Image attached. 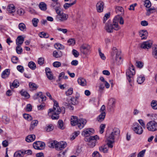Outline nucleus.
I'll use <instances>...</instances> for the list:
<instances>
[{
    "mask_svg": "<svg viewBox=\"0 0 157 157\" xmlns=\"http://www.w3.org/2000/svg\"><path fill=\"white\" fill-rule=\"evenodd\" d=\"M29 86L31 90H36L38 87V86L35 83L32 82H30Z\"/></svg>",
    "mask_w": 157,
    "mask_h": 157,
    "instance_id": "nucleus-36",
    "label": "nucleus"
},
{
    "mask_svg": "<svg viewBox=\"0 0 157 157\" xmlns=\"http://www.w3.org/2000/svg\"><path fill=\"white\" fill-rule=\"evenodd\" d=\"M115 136L113 134L111 133L106 138L107 144L109 147L112 148L113 147V143L114 142Z\"/></svg>",
    "mask_w": 157,
    "mask_h": 157,
    "instance_id": "nucleus-11",
    "label": "nucleus"
},
{
    "mask_svg": "<svg viewBox=\"0 0 157 157\" xmlns=\"http://www.w3.org/2000/svg\"><path fill=\"white\" fill-rule=\"evenodd\" d=\"M152 55L154 58L157 59V45H154V48L152 52Z\"/></svg>",
    "mask_w": 157,
    "mask_h": 157,
    "instance_id": "nucleus-39",
    "label": "nucleus"
},
{
    "mask_svg": "<svg viewBox=\"0 0 157 157\" xmlns=\"http://www.w3.org/2000/svg\"><path fill=\"white\" fill-rule=\"evenodd\" d=\"M50 6L55 10L56 13L62 10L60 4L58 1L53 2L51 3Z\"/></svg>",
    "mask_w": 157,
    "mask_h": 157,
    "instance_id": "nucleus-12",
    "label": "nucleus"
},
{
    "mask_svg": "<svg viewBox=\"0 0 157 157\" xmlns=\"http://www.w3.org/2000/svg\"><path fill=\"white\" fill-rule=\"evenodd\" d=\"M20 93L22 96L26 98H28L30 97V95L28 93L23 90H21Z\"/></svg>",
    "mask_w": 157,
    "mask_h": 157,
    "instance_id": "nucleus-35",
    "label": "nucleus"
},
{
    "mask_svg": "<svg viewBox=\"0 0 157 157\" xmlns=\"http://www.w3.org/2000/svg\"><path fill=\"white\" fill-rule=\"evenodd\" d=\"M53 65L55 67H58L61 66V63L59 62L56 61L53 63Z\"/></svg>",
    "mask_w": 157,
    "mask_h": 157,
    "instance_id": "nucleus-62",
    "label": "nucleus"
},
{
    "mask_svg": "<svg viewBox=\"0 0 157 157\" xmlns=\"http://www.w3.org/2000/svg\"><path fill=\"white\" fill-rule=\"evenodd\" d=\"M15 7L13 4H10L8 5L7 11L10 13H13L15 11Z\"/></svg>",
    "mask_w": 157,
    "mask_h": 157,
    "instance_id": "nucleus-27",
    "label": "nucleus"
},
{
    "mask_svg": "<svg viewBox=\"0 0 157 157\" xmlns=\"http://www.w3.org/2000/svg\"><path fill=\"white\" fill-rule=\"evenodd\" d=\"M54 103L53 109H50L48 112V115L50 113L52 114V119H58L59 118V114L60 112L64 113L65 112V109L64 107H62L61 109L59 106L58 103L55 100H54Z\"/></svg>",
    "mask_w": 157,
    "mask_h": 157,
    "instance_id": "nucleus-1",
    "label": "nucleus"
},
{
    "mask_svg": "<svg viewBox=\"0 0 157 157\" xmlns=\"http://www.w3.org/2000/svg\"><path fill=\"white\" fill-rule=\"evenodd\" d=\"M76 2L77 1L75 0L73 2L71 3H65L63 5V7L65 9H67L69 7L75 4L76 3Z\"/></svg>",
    "mask_w": 157,
    "mask_h": 157,
    "instance_id": "nucleus-33",
    "label": "nucleus"
},
{
    "mask_svg": "<svg viewBox=\"0 0 157 157\" xmlns=\"http://www.w3.org/2000/svg\"><path fill=\"white\" fill-rule=\"evenodd\" d=\"M32 22L33 26L35 27H36L39 22V20L38 18H34L33 19Z\"/></svg>",
    "mask_w": 157,
    "mask_h": 157,
    "instance_id": "nucleus-43",
    "label": "nucleus"
},
{
    "mask_svg": "<svg viewBox=\"0 0 157 157\" xmlns=\"http://www.w3.org/2000/svg\"><path fill=\"white\" fill-rule=\"evenodd\" d=\"M87 121L85 119L81 118L78 120V117L72 116L71 118V124L72 126H75L77 125L78 128L81 129L86 124Z\"/></svg>",
    "mask_w": 157,
    "mask_h": 157,
    "instance_id": "nucleus-2",
    "label": "nucleus"
},
{
    "mask_svg": "<svg viewBox=\"0 0 157 157\" xmlns=\"http://www.w3.org/2000/svg\"><path fill=\"white\" fill-rule=\"evenodd\" d=\"M147 128L150 131L155 132L157 130V122L155 121L148 122L146 124Z\"/></svg>",
    "mask_w": 157,
    "mask_h": 157,
    "instance_id": "nucleus-9",
    "label": "nucleus"
},
{
    "mask_svg": "<svg viewBox=\"0 0 157 157\" xmlns=\"http://www.w3.org/2000/svg\"><path fill=\"white\" fill-rule=\"evenodd\" d=\"M40 9L43 11H45L47 9L46 4L44 2H40L39 5Z\"/></svg>",
    "mask_w": 157,
    "mask_h": 157,
    "instance_id": "nucleus-34",
    "label": "nucleus"
},
{
    "mask_svg": "<svg viewBox=\"0 0 157 157\" xmlns=\"http://www.w3.org/2000/svg\"><path fill=\"white\" fill-rule=\"evenodd\" d=\"M144 5L147 8H149L151 6V2L149 0H146L144 2Z\"/></svg>",
    "mask_w": 157,
    "mask_h": 157,
    "instance_id": "nucleus-52",
    "label": "nucleus"
},
{
    "mask_svg": "<svg viewBox=\"0 0 157 157\" xmlns=\"http://www.w3.org/2000/svg\"><path fill=\"white\" fill-rule=\"evenodd\" d=\"M10 70L9 69L5 70L2 74L1 76L2 78H5L8 77L10 75Z\"/></svg>",
    "mask_w": 157,
    "mask_h": 157,
    "instance_id": "nucleus-26",
    "label": "nucleus"
},
{
    "mask_svg": "<svg viewBox=\"0 0 157 157\" xmlns=\"http://www.w3.org/2000/svg\"><path fill=\"white\" fill-rule=\"evenodd\" d=\"M19 83L17 80H15L12 84L11 85L10 84V87L11 89H13L14 88L17 87L19 86Z\"/></svg>",
    "mask_w": 157,
    "mask_h": 157,
    "instance_id": "nucleus-32",
    "label": "nucleus"
},
{
    "mask_svg": "<svg viewBox=\"0 0 157 157\" xmlns=\"http://www.w3.org/2000/svg\"><path fill=\"white\" fill-rule=\"evenodd\" d=\"M80 132L78 131H76L72 134V136L71 138V140H74L79 134Z\"/></svg>",
    "mask_w": 157,
    "mask_h": 157,
    "instance_id": "nucleus-51",
    "label": "nucleus"
},
{
    "mask_svg": "<svg viewBox=\"0 0 157 157\" xmlns=\"http://www.w3.org/2000/svg\"><path fill=\"white\" fill-rule=\"evenodd\" d=\"M151 105L153 109H157V101L155 100L152 101L151 103Z\"/></svg>",
    "mask_w": 157,
    "mask_h": 157,
    "instance_id": "nucleus-46",
    "label": "nucleus"
},
{
    "mask_svg": "<svg viewBox=\"0 0 157 157\" xmlns=\"http://www.w3.org/2000/svg\"><path fill=\"white\" fill-rule=\"evenodd\" d=\"M106 113L105 111L101 112V114L97 117V121L100 122L103 121L105 117Z\"/></svg>",
    "mask_w": 157,
    "mask_h": 157,
    "instance_id": "nucleus-21",
    "label": "nucleus"
},
{
    "mask_svg": "<svg viewBox=\"0 0 157 157\" xmlns=\"http://www.w3.org/2000/svg\"><path fill=\"white\" fill-rule=\"evenodd\" d=\"M118 17V16L115 17L112 24V26L113 27V29L115 30H118L120 29V27L118 25V21H116V19L117 18V17Z\"/></svg>",
    "mask_w": 157,
    "mask_h": 157,
    "instance_id": "nucleus-18",
    "label": "nucleus"
},
{
    "mask_svg": "<svg viewBox=\"0 0 157 157\" xmlns=\"http://www.w3.org/2000/svg\"><path fill=\"white\" fill-rule=\"evenodd\" d=\"M23 117L25 119L28 121H30L32 119V117L29 115L27 114H24L23 115Z\"/></svg>",
    "mask_w": 157,
    "mask_h": 157,
    "instance_id": "nucleus-49",
    "label": "nucleus"
},
{
    "mask_svg": "<svg viewBox=\"0 0 157 157\" xmlns=\"http://www.w3.org/2000/svg\"><path fill=\"white\" fill-rule=\"evenodd\" d=\"M78 83L80 85L84 86L86 85V80L82 78H79L78 79Z\"/></svg>",
    "mask_w": 157,
    "mask_h": 157,
    "instance_id": "nucleus-25",
    "label": "nucleus"
},
{
    "mask_svg": "<svg viewBox=\"0 0 157 157\" xmlns=\"http://www.w3.org/2000/svg\"><path fill=\"white\" fill-rule=\"evenodd\" d=\"M73 93V88L72 87L70 88L68 90L66 91L65 94L67 96L71 95Z\"/></svg>",
    "mask_w": 157,
    "mask_h": 157,
    "instance_id": "nucleus-48",
    "label": "nucleus"
},
{
    "mask_svg": "<svg viewBox=\"0 0 157 157\" xmlns=\"http://www.w3.org/2000/svg\"><path fill=\"white\" fill-rule=\"evenodd\" d=\"M67 144L66 142L64 141H61L60 142H57L56 149L57 150H61L66 147Z\"/></svg>",
    "mask_w": 157,
    "mask_h": 157,
    "instance_id": "nucleus-17",
    "label": "nucleus"
},
{
    "mask_svg": "<svg viewBox=\"0 0 157 157\" xmlns=\"http://www.w3.org/2000/svg\"><path fill=\"white\" fill-rule=\"evenodd\" d=\"M108 145L107 144L102 146L99 147V150L100 151L103 152L104 153H106L108 151Z\"/></svg>",
    "mask_w": 157,
    "mask_h": 157,
    "instance_id": "nucleus-24",
    "label": "nucleus"
},
{
    "mask_svg": "<svg viewBox=\"0 0 157 157\" xmlns=\"http://www.w3.org/2000/svg\"><path fill=\"white\" fill-rule=\"evenodd\" d=\"M72 53L76 58L78 57L79 55L78 52L76 50L74 49L73 50Z\"/></svg>",
    "mask_w": 157,
    "mask_h": 157,
    "instance_id": "nucleus-61",
    "label": "nucleus"
},
{
    "mask_svg": "<svg viewBox=\"0 0 157 157\" xmlns=\"http://www.w3.org/2000/svg\"><path fill=\"white\" fill-rule=\"evenodd\" d=\"M38 123V121L37 120H34L30 124L29 129L32 131L33 129L35 126H36Z\"/></svg>",
    "mask_w": 157,
    "mask_h": 157,
    "instance_id": "nucleus-28",
    "label": "nucleus"
},
{
    "mask_svg": "<svg viewBox=\"0 0 157 157\" xmlns=\"http://www.w3.org/2000/svg\"><path fill=\"white\" fill-rule=\"evenodd\" d=\"M105 125V124H102L100 125L99 127V132L100 133L102 134L104 132Z\"/></svg>",
    "mask_w": 157,
    "mask_h": 157,
    "instance_id": "nucleus-45",
    "label": "nucleus"
},
{
    "mask_svg": "<svg viewBox=\"0 0 157 157\" xmlns=\"http://www.w3.org/2000/svg\"><path fill=\"white\" fill-rule=\"evenodd\" d=\"M148 35V33L146 30H141L139 32V36L141 37L142 40L147 39Z\"/></svg>",
    "mask_w": 157,
    "mask_h": 157,
    "instance_id": "nucleus-19",
    "label": "nucleus"
},
{
    "mask_svg": "<svg viewBox=\"0 0 157 157\" xmlns=\"http://www.w3.org/2000/svg\"><path fill=\"white\" fill-rule=\"evenodd\" d=\"M96 9L98 12L101 13L103 12L104 7V4L102 1H99L97 4Z\"/></svg>",
    "mask_w": 157,
    "mask_h": 157,
    "instance_id": "nucleus-13",
    "label": "nucleus"
},
{
    "mask_svg": "<svg viewBox=\"0 0 157 157\" xmlns=\"http://www.w3.org/2000/svg\"><path fill=\"white\" fill-rule=\"evenodd\" d=\"M116 11L118 14V15L122 16L124 14V8L121 6H117L115 8Z\"/></svg>",
    "mask_w": 157,
    "mask_h": 157,
    "instance_id": "nucleus-20",
    "label": "nucleus"
},
{
    "mask_svg": "<svg viewBox=\"0 0 157 157\" xmlns=\"http://www.w3.org/2000/svg\"><path fill=\"white\" fill-rule=\"evenodd\" d=\"M135 73V67L132 64H130L129 67L126 70V74L127 79L131 86H132V83L134 81L133 76Z\"/></svg>",
    "mask_w": 157,
    "mask_h": 157,
    "instance_id": "nucleus-3",
    "label": "nucleus"
},
{
    "mask_svg": "<svg viewBox=\"0 0 157 157\" xmlns=\"http://www.w3.org/2000/svg\"><path fill=\"white\" fill-rule=\"evenodd\" d=\"M99 139V136L96 135L86 137L85 139V140L86 141L88 142V144L90 147H93L95 145L96 140Z\"/></svg>",
    "mask_w": 157,
    "mask_h": 157,
    "instance_id": "nucleus-6",
    "label": "nucleus"
},
{
    "mask_svg": "<svg viewBox=\"0 0 157 157\" xmlns=\"http://www.w3.org/2000/svg\"><path fill=\"white\" fill-rule=\"evenodd\" d=\"M57 144V141L56 140L52 141L48 143V146L50 148H55L56 149Z\"/></svg>",
    "mask_w": 157,
    "mask_h": 157,
    "instance_id": "nucleus-29",
    "label": "nucleus"
},
{
    "mask_svg": "<svg viewBox=\"0 0 157 157\" xmlns=\"http://www.w3.org/2000/svg\"><path fill=\"white\" fill-rule=\"evenodd\" d=\"M132 128L134 132L137 134L141 135L143 132L142 127L137 122H135L133 124Z\"/></svg>",
    "mask_w": 157,
    "mask_h": 157,
    "instance_id": "nucleus-8",
    "label": "nucleus"
},
{
    "mask_svg": "<svg viewBox=\"0 0 157 157\" xmlns=\"http://www.w3.org/2000/svg\"><path fill=\"white\" fill-rule=\"evenodd\" d=\"M117 17V19H116V21H118V22H119V24L121 25H123L124 23V20L123 18L121 16H120L119 15H117L116 17Z\"/></svg>",
    "mask_w": 157,
    "mask_h": 157,
    "instance_id": "nucleus-42",
    "label": "nucleus"
},
{
    "mask_svg": "<svg viewBox=\"0 0 157 157\" xmlns=\"http://www.w3.org/2000/svg\"><path fill=\"white\" fill-rule=\"evenodd\" d=\"M25 13L24 10L21 8L17 10V13L19 15L22 16Z\"/></svg>",
    "mask_w": 157,
    "mask_h": 157,
    "instance_id": "nucleus-56",
    "label": "nucleus"
},
{
    "mask_svg": "<svg viewBox=\"0 0 157 157\" xmlns=\"http://www.w3.org/2000/svg\"><path fill=\"white\" fill-rule=\"evenodd\" d=\"M94 132V131L93 128L86 129L82 132V135L86 137H89L88 136L93 134Z\"/></svg>",
    "mask_w": 157,
    "mask_h": 157,
    "instance_id": "nucleus-16",
    "label": "nucleus"
},
{
    "mask_svg": "<svg viewBox=\"0 0 157 157\" xmlns=\"http://www.w3.org/2000/svg\"><path fill=\"white\" fill-rule=\"evenodd\" d=\"M111 133L115 137L116 136L118 135L119 134L120 130L119 129L115 128L113 129Z\"/></svg>",
    "mask_w": 157,
    "mask_h": 157,
    "instance_id": "nucleus-44",
    "label": "nucleus"
},
{
    "mask_svg": "<svg viewBox=\"0 0 157 157\" xmlns=\"http://www.w3.org/2000/svg\"><path fill=\"white\" fill-rule=\"evenodd\" d=\"M58 127L61 129H63L65 128L63 121L61 120H59L58 121Z\"/></svg>",
    "mask_w": 157,
    "mask_h": 157,
    "instance_id": "nucleus-40",
    "label": "nucleus"
},
{
    "mask_svg": "<svg viewBox=\"0 0 157 157\" xmlns=\"http://www.w3.org/2000/svg\"><path fill=\"white\" fill-rule=\"evenodd\" d=\"M71 103L72 104L75 105L78 103V101L77 99L76 98H73L71 99Z\"/></svg>",
    "mask_w": 157,
    "mask_h": 157,
    "instance_id": "nucleus-60",
    "label": "nucleus"
},
{
    "mask_svg": "<svg viewBox=\"0 0 157 157\" xmlns=\"http://www.w3.org/2000/svg\"><path fill=\"white\" fill-rule=\"evenodd\" d=\"M34 148L37 150H43L45 147V144L44 143L38 141L35 142L33 144Z\"/></svg>",
    "mask_w": 157,
    "mask_h": 157,
    "instance_id": "nucleus-10",
    "label": "nucleus"
},
{
    "mask_svg": "<svg viewBox=\"0 0 157 157\" xmlns=\"http://www.w3.org/2000/svg\"><path fill=\"white\" fill-rule=\"evenodd\" d=\"M42 92H39L35 94L33 96V98L35 100L40 98L41 95H42Z\"/></svg>",
    "mask_w": 157,
    "mask_h": 157,
    "instance_id": "nucleus-53",
    "label": "nucleus"
},
{
    "mask_svg": "<svg viewBox=\"0 0 157 157\" xmlns=\"http://www.w3.org/2000/svg\"><path fill=\"white\" fill-rule=\"evenodd\" d=\"M57 15L56 16V21L60 22H64L67 20L68 16L67 14L64 13L62 10L56 13Z\"/></svg>",
    "mask_w": 157,
    "mask_h": 157,
    "instance_id": "nucleus-5",
    "label": "nucleus"
},
{
    "mask_svg": "<svg viewBox=\"0 0 157 157\" xmlns=\"http://www.w3.org/2000/svg\"><path fill=\"white\" fill-rule=\"evenodd\" d=\"M147 116L151 117V119L154 120H157V114H148Z\"/></svg>",
    "mask_w": 157,
    "mask_h": 157,
    "instance_id": "nucleus-57",
    "label": "nucleus"
},
{
    "mask_svg": "<svg viewBox=\"0 0 157 157\" xmlns=\"http://www.w3.org/2000/svg\"><path fill=\"white\" fill-rule=\"evenodd\" d=\"M145 80V78L144 76L140 75L138 76L137 78V82L139 84L142 83Z\"/></svg>",
    "mask_w": 157,
    "mask_h": 157,
    "instance_id": "nucleus-38",
    "label": "nucleus"
},
{
    "mask_svg": "<svg viewBox=\"0 0 157 157\" xmlns=\"http://www.w3.org/2000/svg\"><path fill=\"white\" fill-rule=\"evenodd\" d=\"M152 44V41L149 40L143 42L141 44L140 47L142 48L148 49L151 47Z\"/></svg>",
    "mask_w": 157,
    "mask_h": 157,
    "instance_id": "nucleus-15",
    "label": "nucleus"
},
{
    "mask_svg": "<svg viewBox=\"0 0 157 157\" xmlns=\"http://www.w3.org/2000/svg\"><path fill=\"white\" fill-rule=\"evenodd\" d=\"M19 29L22 31H24L26 30V28L25 25L23 23H21L18 25Z\"/></svg>",
    "mask_w": 157,
    "mask_h": 157,
    "instance_id": "nucleus-31",
    "label": "nucleus"
},
{
    "mask_svg": "<svg viewBox=\"0 0 157 157\" xmlns=\"http://www.w3.org/2000/svg\"><path fill=\"white\" fill-rule=\"evenodd\" d=\"M112 52L111 53V56L113 58L114 57L115 54V60L117 63L119 65L121 64L122 62V59L120 56V52L119 51L116 47H113L112 49Z\"/></svg>",
    "mask_w": 157,
    "mask_h": 157,
    "instance_id": "nucleus-4",
    "label": "nucleus"
},
{
    "mask_svg": "<svg viewBox=\"0 0 157 157\" xmlns=\"http://www.w3.org/2000/svg\"><path fill=\"white\" fill-rule=\"evenodd\" d=\"M53 56L54 57L56 58H58L61 57L62 56V52L59 51H54L53 53Z\"/></svg>",
    "mask_w": 157,
    "mask_h": 157,
    "instance_id": "nucleus-30",
    "label": "nucleus"
},
{
    "mask_svg": "<svg viewBox=\"0 0 157 157\" xmlns=\"http://www.w3.org/2000/svg\"><path fill=\"white\" fill-rule=\"evenodd\" d=\"M105 29L108 33H111L113 32L114 29L111 22L108 21L105 24Z\"/></svg>",
    "mask_w": 157,
    "mask_h": 157,
    "instance_id": "nucleus-14",
    "label": "nucleus"
},
{
    "mask_svg": "<svg viewBox=\"0 0 157 157\" xmlns=\"http://www.w3.org/2000/svg\"><path fill=\"white\" fill-rule=\"evenodd\" d=\"M24 41V38L21 36L17 37L16 40V44L17 46H21Z\"/></svg>",
    "mask_w": 157,
    "mask_h": 157,
    "instance_id": "nucleus-22",
    "label": "nucleus"
},
{
    "mask_svg": "<svg viewBox=\"0 0 157 157\" xmlns=\"http://www.w3.org/2000/svg\"><path fill=\"white\" fill-rule=\"evenodd\" d=\"M67 43L69 45H73L75 43V41L74 39L71 38L68 40Z\"/></svg>",
    "mask_w": 157,
    "mask_h": 157,
    "instance_id": "nucleus-50",
    "label": "nucleus"
},
{
    "mask_svg": "<svg viewBox=\"0 0 157 157\" xmlns=\"http://www.w3.org/2000/svg\"><path fill=\"white\" fill-rule=\"evenodd\" d=\"M93 157H102L101 155L97 151L94 152L92 154Z\"/></svg>",
    "mask_w": 157,
    "mask_h": 157,
    "instance_id": "nucleus-63",
    "label": "nucleus"
},
{
    "mask_svg": "<svg viewBox=\"0 0 157 157\" xmlns=\"http://www.w3.org/2000/svg\"><path fill=\"white\" fill-rule=\"evenodd\" d=\"M38 35L41 38H48L49 37V34L44 32L40 33Z\"/></svg>",
    "mask_w": 157,
    "mask_h": 157,
    "instance_id": "nucleus-41",
    "label": "nucleus"
},
{
    "mask_svg": "<svg viewBox=\"0 0 157 157\" xmlns=\"http://www.w3.org/2000/svg\"><path fill=\"white\" fill-rule=\"evenodd\" d=\"M53 129V126L52 124H50L46 126L45 128L46 131L49 132L52 131Z\"/></svg>",
    "mask_w": 157,
    "mask_h": 157,
    "instance_id": "nucleus-47",
    "label": "nucleus"
},
{
    "mask_svg": "<svg viewBox=\"0 0 157 157\" xmlns=\"http://www.w3.org/2000/svg\"><path fill=\"white\" fill-rule=\"evenodd\" d=\"M91 46L87 44H83L80 47V51L82 53L85 55H89L91 52Z\"/></svg>",
    "mask_w": 157,
    "mask_h": 157,
    "instance_id": "nucleus-7",
    "label": "nucleus"
},
{
    "mask_svg": "<svg viewBox=\"0 0 157 157\" xmlns=\"http://www.w3.org/2000/svg\"><path fill=\"white\" fill-rule=\"evenodd\" d=\"M28 67L32 70H34L36 68V64L33 61L29 62L28 64Z\"/></svg>",
    "mask_w": 157,
    "mask_h": 157,
    "instance_id": "nucleus-37",
    "label": "nucleus"
},
{
    "mask_svg": "<svg viewBox=\"0 0 157 157\" xmlns=\"http://www.w3.org/2000/svg\"><path fill=\"white\" fill-rule=\"evenodd\" d=\"M20 46H17L16 48V52L18 54H20L22 52V49L21 47Z\"/></svg>",
    "mask_w": 157,
    "mask_h": 157,
    "instance_id": "nucleus-58",
    "label": "nucleus"
},
{
    "mask_svg": "<svg viewBox=\"0 0 157 157\" xmlns=\"http://www.w3.org/2000/svg\"><path fill=\"white\" fill-rule=\"evenodd\" d=\"M35 138L36 136L34 135H30L26 137L25 140L28 142H31L34 141Z\"/></svg>",
    "mask_w": 157,
    "mask_h": 157,
    "instance_id": "nucleus-23",
    "label": "nucleus"
},
{
    "mask_svg": "<svg viewBox=\"0 0 157 157\" xmlns=\"http://www.w3.org/2000/svg\"><path fill=\"white\" fill-rule=\"evenodd\" d=\"M38 64L40 65H43L44 63V59L43 57L39 58L37 61Z\"/></svg>",
    "mask_w": 157,
    "mask_h": 157,
    "instance_id": "nucleus-55",
    "label": "nucleus"
},
{
    "mask_svg": "<svg viewBox=\"0 0 157 157\" xmlns=\"http://www.w3.org/2000/svg\"><path fill=\"white\" fill-rule=\"evenodd\" d=\"M12 62L14 63H16L18 60V58L15 56H13L11 59Z\"/></svg>",
    "mask_w": 157,
    "mask_h": 157,
    "instance_id": "nucleus-64",
    "label": "nucleus"
},
{
    "mask_svg": "<svg viewBox=\"0 0 157 157\" xmlns=\"http://www.w3.org/2000/svg\"><path fill=\"white\" fill-rule=\"evenodd\" d=\"M145 151L146 150L145 149L143 150L140 151L138 154L137 157H143L144 155Z\"/></svg>",
    "mask_w": 157,
    "mask_h": 157,
    "instance_id": "nucleus-59",
    "label": "nucleus"
},
{
    "mask_svg": "<svg viewBox=\"0 0 157 157\" xmlns=\"http://www.w3.org/2000/svg\"><path fill=\"white\" fill-rule=\"evenodd\" d=\"M23 152L19 151L16 152L14 155V157H22L21 154H24Z\"/></svg>",
    "mask_w": 157,
    "mask_h": 157,
    "instance_id": "nucleus-54",
    "label": "nucleus"
}]
</instances>
